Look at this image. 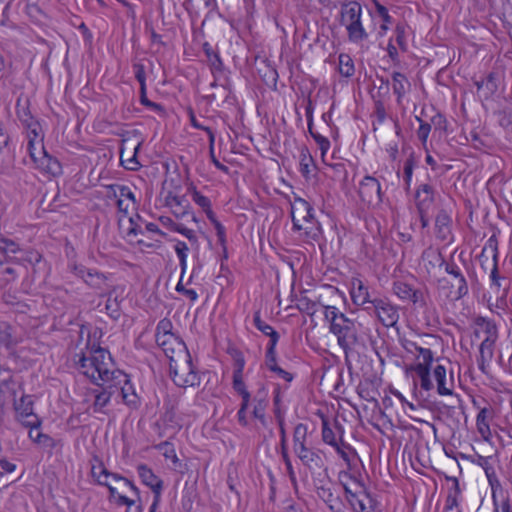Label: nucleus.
<instances>
[{"mask_svg":"<svg viewBox=\"0 0 512 512\" xmlns=\"http://www.w3.org/2000/svg\"><path fill=\"white\" fill-rule=\"evenodd\" d=\"M74 360L80 373L97 386L114 382L118 378H123L125 383L128 382L126 374L114 369L112 357L104 348L93 347L87 353L76 354Z\"/></svg>","mask_w":512,"mask_h":512,"instance_id":"nucleus-1","label":"nucleus"},{"mask_svg":"<svg viewBox=\"0 0 512 512\" xmlns=\"http://www.w3.org/2000/svg\"><path fill=\"white\" fill-rule=\"evenodd\" d=\"M321 306L324 309L325 320L329 322V331L336 336L338 345L347 355L359 342L355 322L335 306Z\"/></svg>","mask_w":512,"mask_h":512,"instance_id":"nucleus-2","label":"nucleus"},{"mask_svg":"<svg viewBox=\"0 0 512 512\" xmlns=\"http://www.w3.org/2000/svg\"><path fill=\"white\" fill-rule=\"evenodd\" d=\"M437 261L439 262V266L443 267L445 272L455 279L456 283V291H455V299L460 300L468 295L469 286L467 278L465 277L462 267L466 269L468 276L471 281V285L475 286L478 284V278L474 269H470L468 265V261L465 259L464 252L461 251L456 259V251L450 254V256L445 259L444 256L438 252L436 254Z\"/></svg>","mask_w":512,"mask_h":512,"instance_id":"nucleus-3","label":"nucleus"},{"mask_svg":"<svg viewBox=\"0 0 512 512\" xmlns=\"http://www.w3.org/2000/svg\"><path fill=\"white\" fill-rule=\"evenodd\" d=\"M340 23L347 30L348 39L352 43H360L368 38L362 24V6L356 1H344L340 8Z\"/></svg>","mask_w":512,"mask_h":512,"instance_id":"nucleus-4","label":"nucleus"},{"mask_svg":"<svg viewBox=\"0 0 512 512\" xmlns=\"http://www.w3.org/2000/svg\"><path fill=\"white\" fill-rule=\"evenodd\" d=\"M170 376L175 385L182 388L194 387L200 384V376L192 362V357L187 350V356L171 355L169 361Z\"/></svg>","mask_w":512,"mask_h":512,"instance_id":"nucleus-5","label":"nucleus"},{"mask_svg":"<svg viewBox=\"0 0 512 512\" xmlns=\"http://www.w3.org/2000/svg\"><path fill=\"white\" fill-rule=\"evenodd\" d=\"M16 419L26 428H40L41 418L34 413V400L32 395H22L14 401Z\"/></svg>","mask_w":512,"mask_h":512,"instance_id":"nucleus-6","label":"nucleus"},{"mask_svg":"<svg viewBox=\"0 0 512 512\" xmlns=\"http://www.w3.org/2000/svg\"><path fill=\"white\" fill-rule=\"evenodd\" d=\"M359 197L368 206L378 207L383 201V192L378 179L373 176H365L359 183Z\"/></svg>","mask_w":512,"mask_h":512,"instance_id":"nucleus-7","label":"nucleus"},{"mask_svg":"<svg viewBox=\"0 0 512 512\" xmlns=\"http://www.w3.org/2000/svg\"><path fill=\"white\" fill-rule=\"evenodd\" d=\"M415 349L419 353V357L422 358V362L417 363L411 369L419 377L421 388L430 391L434 387L430 378V368L434 359L433 353L428 348L416 346Z\"/></svg>","mask_w":512,"mask_h":512,"instance_id":"nucleus-8","label":"nucleus"},{"mask_svg":"<svg viewBox=\"0 0 512 512\" xmlns=\"http://www.w3.org/2000/svg\"><path fill=\"white\" fill-rule=\"evenodd\" d=\"M490 249L492 252V258H493V267L490 272V280H491V288L496 289L497 292L500 291V289H503V296L506 295V292L508 290V287L506 285V279L503 277H500L498 272V249H497V242L494 239V236L490 237L487 241V244L482 249L481 254L479 255L480 260L488 259L486 256L487 249Z\"/></svg>","mask_w":512,"mask_h":512,"instance_id":"nucleus-9","label":"nucleus"},{"mask_svg":"<svg viewBox=\"0 0 512 512\" xmlns=\"http://www.w3.org/2000/svg\"><path fill=\"white\" fill-rule=\"evenodd\" d=\"M372 307L379 321L385 327H394L399 321V309L387 298H374Z\"/></svg>","mask_w":512,"mask_h":512,"instance_id":"nucleus-10","label":"nucleus"},{"mask_svg":"<svg viewBox=\"0 0 512 512\" xmlns=\"http://www.w3.org/2000/svg\"><path fill=\"white\" fill-rule=\"evenodd\" d=\"M291 219L294 231H301L303 228L302 222L312 224L314 220L313 208L304 199L297 198L291 205Z\"/></svg>","mask_w":512,"mask_h":512,"instance_id":"nucleus-11","label":"nucleus"},{"mask_svg":"<svg viewBox=\"0 0 512 512\" xmlns=\"http://www.w3.org/2000/svg\"><path fill=\"white\" fill-rule=\"evenodd\" d=\"M301 463L312 473L325 469L324 453L319 449L310 448L307 445L294 452Z\"/></svg>","mask_w":512,"mask_h":512,"instance_id":"nucleus-12","label":"nucleus"},{"mask_svg":"<svg viewBox=\"0 0 512 512\" xmlns=\"http://www.w3.org/2000/svg\"><path fill=\"white\" fill-rule=\"evenodd\" d=\"M122 381H124L123 378H118L114 382L99 386V389L91 390V393L95 398L92 404V409L95 413H104V408L109 405L117 385H119Z\"/></svg>","mask_w":512,"mask_h":512,"instance_id":"nucleus-13","label":"nucleus"},{"mask_svg":"<svg viewBox=\"0 0 512 512\" xmlns=\"http://www.w3.org/2000/svg\"><path fill=\"white\" fill-rule=\"evenodd\" d=\"M157 345L163 350L166 357L170 360L171 355L187 356V347L185 343L176 335L159 336L155 338Z\"/></svg>","mask_w":512,"mask_h":512,"instance_id":"nucleus-14","label":"nucleus"},{"mask_svg":"<svg viewBox=\"0 0 512 512\" xmlns=\"http://www.w3.org/2000/svg\"><path fill=\"white\" fill-rule=\"evenodd\" d=\"M31 159L34 162L36 168L45 173L51 174L53 176H57L62 173L60 162L48 154V152L45 150V147H41L40 150L35 152L34 157H31Z\"/></svg>","mask_w":512,"mask_h":512,"instance_id":"nucleus-15","label":"nucleus"},{"mask_svg":"<svg viewBox=\"0 0 512 512\" xmlns=\"http://www.w3.org/2000/svg\"><path fill=\"white\" fill-rule=\"evenodd\" d=\"M274 412H275V418L277 420V423L279 426V432H280L281 457L283 459V462L285 463L287 473H288L291 481L295 482L296 477H295L293 466H292V463H291V460H290V457L288 454L284 414L281 412V410L279 408H276Z\"/></svg>","mask_w":512,"mask_h":512,"instance_id":"nucleus-16","label":"nucleus"},{"mask_svg":"<svg viewBox=\"0 0 512 512\" xmlns=\"http://www.w3.org/2000/svg\"><path fill=\"white\" fill-rule=\"evenodd\" d=\"M392 291L403 301H410L421 307L426 304L423 292L419 289H414L411 285L405 282L395 281L392 286Z\"/></svg>","mask_w":512,"mask_h":512,"instance_id":"nucleus-17","label":"nucleus"},{"mask_svg":"<svg viewBox=\"0 0 512 512\" xmlns=\"http://www.w3.org/2000/svg\"><path fill=\"white\" fill-rule=\"evenodd\" d=\"M437 194L436 188L431 183H421L414 193V202L417 210H430Z\"/></svg>","mask_w":512,"mask_h":512,"instance_id":"nucleus-18","label":"nucleus"},{"mask_svg":"<svg viewBox=\"0 0 512 512\" xmlns=\"http://www.w3.org/2000/svg\"><path fill=\"white\" fill-rule=\"evenodd\" d=\"M137 472L142 483L152 490L153 498H161L163 481L154 474L152 469L146 464H139Z\"/></svg>","mask_w":512,"mask_h":512,"instance_id":"nucleus-19","label":"nucleus"},{"mask_svg":"<svg viewBox=\"0 0 512 512\" xmlns=\"http://www.w3.org/2000/svg\"><path fill=\"white\" fill-rule=\"evenodd\" d=\"M462 458L469 459L472 463L480 466L488 479V482L492 488L495 486H499V479L496 475L495 468L493 466L492 457H485L479 454H476L475 456H466L464 454H461Z\"/></svg>","mask_w":512,"mask_h":512,"instance_id":"nucleus-20","label":"nucleus"},{"mask_svg":"<svg viewBox=\"0 0 512 512\" xmlns=\"http://www.w3.org/2000/svg\"><path fill=\"white\" fill-rule=\"evenodd\" d=\"M474 325L475 329L473 331V335L477 339H479L482 335H484V339L499 337L496 323L489 318L477 316L474 319Z\"/></svg>","mask_w":512,"mask_h":512,"instance_id":"nucleus-21","label":"nucleus"},{"mask_svg":"<svg viewBox=\"0 0 512 512\" xmlns=\"http://www.w3.org/2000/svg\"><path fill=\"white\" fill-rule=\"evenodd\" d=\"M28 152L30 157H34L35 152L44 147V134L39 122L27 124Z\"/></svg>","mask_w":512,"mask_h":512,"instance_id":"nucleus-22","label":"nucleus"},{"mask_svg":"<svg viewBox=\"0 0 512 512\" xmlns=\"http://www.w3.org/2000/svg\"><path fill=\"white\" fill-rule=\"evenodd\" d=\"M451 225L452 219L446 209H440L435 217V233L436 237L441 241H446L451 238Z\"/></svg>","mask_w":512,"mask_h":512,"instance_id":"nucleus-23","label":"nucleus"},{"mask_svg":"<svg viewBox=\"0 0 512 512\" xmlns=\"http://www.w3.org/2000/svg\"><path fill=\"white\" fill-rule=\"evenodd\" d=\"M350 295L352 302L357 306L372 305L373 299L370 298L369 289L359 278L351 280Z\"/></svg>","mask_w":512,"mask_h":512,"instance_id":"nucleus-24","label":"nucleus"},{"mask_svg":"<svg viewBox=\"0 0 512 512\" xmlns=\"http://www.w3.org/2000/svg\"><path fill=\"white\" fill-rule=\"evenodd\" d=\"M446 368L443 365H436L433 370V377L437 383V392L441 396H447L453 394L454 378L453 374L450 375V380L446 378Z\"/></svg>","mask_w":512,"mask_h":512,"instance_id":"nucleus-25","label":"nucleus"},{"mask_svg":"<svg viewBox=\"0 0 512 512\" xmlns=\"http://www.w3.org/2000/svg\"><path fill=\"white\" fill-rule=\"evenodd\" d=\"M317 496L323 500L331 512H345L344 504L339 496H335L330 487L317 486Z\"/></svg>","mask_w":512,"mask_h":512,"instance_id":"nucleus-26","label":"nucleus"},{"mask_svg":"<svg viewBox=\"0 0 512 512\" xmlns=\"http://www.w3.org/2000/svg\"><path fill=\"white\" fill-rule=\"evenodd\" d=\"M498 338L483 339L479 346V356L477 363L479 369L486 373V367L494 356V348Z\"/></svg>","mask_w":512,"mask_h":512,"instance_id":"nucleus-27","label":"nucleus"},{"mask_svg":"<svg viewBox=\"0 0 512 512\" xmlns=\"http://www.w3.org/2000/svg\"><path fill=\"white\" fill-rule=\"evenodd\" d=\"M497 74L490 72L485 78L475 81L477 92L485 100L492 97V95L498 90Z\"/></svg>","mask_w":512,"mask_h":512,"instance_id":"nucleus-28","label":"nucleus"},{"mask_svg":"<svg viewBox=\"0 0 512 512\" xmlns=\"http://www.w3.org/2000/svg\"><path fill=\"white\" fill-rule=\"evenodd\" d=\"M108 277L99 272L96 269H92L87 277L85 278V283L92 289L99 291V296H106V289L108 287L107 284Z\"/></svg>","mask_w":512,"mask_h":512,"instance_id":"nucleus-29","label":"nucleus"},{"mask_svg":"<svg viewBox=\"0 0 512 512\" xmlns=\"http://www.w3.org/2000/svg\"><path fill=\"white\" fill-rule=\"evenodd\" d=\"M165 206L171 209L174 216L180 218L186 214L188 204L185 196H178L174 195L172 192H168L165 196Z\"/></svg>","mask_w":512,"mask_h":512,"instance_id":"nucleus-30","label":"nucleus"},{"mask_svg":"<svg viewBox=\"0 0 512 512\" xmlns=\"http://www.w3.org/2000/svg\"><path fill=\"white\" fill-rule=\"evenodd\" d=\"M410 82L408 78L400 72L392 73V88L394 94L397 96V103L400 105L402 103V99L410 89Z\"/></svg>","mask_w":512,"mask_h":512,"instance_id":"nucleus-31","label":"nucleus"},{"mask_svg":"<svg viewBox=\"0 0 512 512\" xmlns=\"http://www.w3.org/2000/svg\"><path fill=\"white\" fill-rule=\"evenodd\" d=\"M91 475L101 486H108L110 471L104 466L102 460L95 456L91 466Z\"/></svg>","mask_w":512,"mask_h":512,"instance_id":"nucleus-32","label":"nucleus"},{"mask_svg":"<svg viewBox=\"0 0 512 512\" xmlns=\"http://www.w3.org/2000/svg\"><path fill=\"white\" fill-rule=\"evenodd\" d=\"M19 259H11L0 269V281L9 284L19 276L20 264Z\"/></svg>","mask_w":512,"mask_h":512,"instance_id":"nucleus-33","label":"nucleus"},{"mask_svg":"<svg viewBox=\"0 0 512 512\" xmlns=\"http://www.w3.org/2000/svg\"><path fill=\"white\" fill-rule=\"evenodd\" d=\"M0 253L9 257L10 260L19 259L16 254H22L23 250L17 242L5 236L3 239H0Z\"/></svg>","mask_w":512,"mask_h":512,"instance_id":"nucleus-34","label":"nucleus"},{"mask_svg":"<svg viewBox=\"0 0 512 512\" xmlns=\"http://www.w3.org/2000/svg\"><path fill=\"white\" fill-rule=\"evenodd\" d=\"M173 241L175 242L174 251L179 260V265L181 268V277H182L187 269V257H188V251L190 248H189L188 244L184 241L177 240V239H174Z\"/></svg>","mask_w":512,"mask_h":512,"instance_id":"nucleus-35","label":"nucleus"},{"mask_svg":"<svg viewBox=\"0 0 512 512\" xmlns=\"http://www.w3.org/2000/svg\"><path fill=\"white\" fill-rule=\"evenodd\" d=\"M114 289L110 292H106L108 296L105 309L107 314L114 320H118L121 317L120 300L117 296H113Z\"/></svg>","mask_w":512,"mask_h":512,"instance_id":"nucleus-36","label":"nucleus"},{"mask_svg":"<svg viewBox=\"0 0 512 512\" xmlns=\"http://www.w3.org/2000/svg\"><path fill=\"white\" fill-rule=\"evenodd\" d=\"M253 322L258 330L269 337V340H274L275 337V342L279 341V333L261 319L259 311L254 313Z\"/></svg>","mask_w":512,"mask_h":512,"instance_id":"nucleus-37","label":"nucleus"},{"mask_svg":"<svg viewBox=\"0 0 512 512\" xmlns=\"http://www.w3.org/2000/svg\"><path fill=\"white\" fill-rule=\"evenodd\" d=\"M407 28L408 26L405 22L397 23L394 29V38H392L403 52H406L408 49Z\"/></svg>","mask_w":512,"mask_h":512,"instance_id":"nucleus-38","label":"nucleus"},{"mask_svg":"<svg viewBox=\"0 0 512 512\" xmlns=\"http://www.w3.org/2000/svg\"><path fill=\"white\" fill-rule=\"evenodd\" d=\"M307 426L299 423L295 426L293 432V451L299 450L307 445Z\"/></svg>","mask_w":512,"mask_h":512,"instance_id":"nucleus-39","label":"nucleus"},{"mask_svg":"<svg viewBox=\"0 0 512 512\" xmlns=\"http://www.w3.org/2000/svg\"><path fill=\"white\" fill-rule=\"evenodd\" d=\"M204 52L209 62L210 68L212 72H222L223 71V62L218 54V52L214 51L212 47L208 44H204Z\"/></svg>","mask_w":512,"mask_h":512,"instance_id":"nucleus-40","label":"nucleus"},{"mask_svg":"<svg viewBox=\"0 0 512 512\" xmlns=\"http://www.w3.org/2000/svg\"><path fill=\"white\" fill-rule=\"evenodd\" d=\"M192 200L203 209L206 213L207 218H211L214 216V212L211 209V201L208 197L202 195L196 188H193L191 191Z\"/></svg>","mask_w":512,"mask_h":512,"instance_id":"nucleus-41","label":"nucleus"},{"mask_svg":"<svg viewBox=\"0 0 512 512\" xmlns=\"http://www.w3.org/2000/svg\"><path fill=\"white\" fill-rule=\"evenodd\" d=\"M339 61V73L344 77H351L354 75L355 67L353 59L350 57V55L341 53L338 56Z\"/></svg>","mask_w":512,"mask_h":512,"instance_id":"nucleus-42","label":"nucleus"},{"mask_svg":"<svg viewBox=\"0 0 512 512\" xmlns=\"http://www.w3.org/2000/svg\"><path fill=\"white\" fill-rule=\"evenodd\" d=\"M300 172L306 179L309 178L311 173V167L314 166V160L309 153L307 148H302L300 151Z\"/></svg>","mask_w":512,"mask_h":512,"instance_id":"nucleus-43","label":"nucleus"},{"mask_svg":"<svg viewBox=\"0 0 512 512\" xmlns=\"http://www.w3.org/2000/svg\"><path fill=\"white\" fill-rule=\"evenodd\" d=\"M417 164L415 156L413 153L409 155V157L405 160L403 165V179L405 182V190L409 191L411 186V181L413 177V171Z\"/></svg>","mask_w":512,"mask_h":512,"instance_id":"nucleus-44","label":"nucleus"},{"mask_svg":"<svg viewBox=\"0 0 512 512\" xmlns=\"http://www.w3.org/2000/svg\"><path fill=\"white\" fill-rule=\"evenodd\" d=\"M0 342L6 347H11L17 344L13 328L6 322L0 323Z\"/></svg>","mask_w":512,"mask_h":512,"instance_id":"nucleus-45","label":"nucleus"},{"mask_svg":"<svg viewBox=\"0 0 512 512\" xmlns=\"http://www.w3.org/2000/svg\"><path fill=\"white\" fill-rule=\"evenodd\" d=\"M36 444L40 445L41 447L45 449H49L51 452L53 449H55L57 446L62 447L61 440H56L49 436L48 434H44L40 431L36 432Z\"/></svg>","mask_w":512,"mask_h":512,"instance_id":"nucleus-46","label":"nucleus"},{"mask_svg":"<svg viewBox=\"0 0 512 512\" xmlns=\"http://www.w3.org/2000/svg\"><path fill=\"white\" fill-rule=\"evenodd\" d=\"M363 499L359 501L357 508L354 512H370L375 511L378 505V502L371 496L370 493L366 491H362Z\"/></svg>","mask_w":512,"mask_h":512,"instance_id":"nucleus-47","label":"nucleus"},{"mask_svg":"<svg viewBox=\"0 0 512 512\" xmlns=\"http://www.w3.org/2000/svg\"><path fill=\"white\" fill-rule=\"evenodd\" d=\"M278 342H275L274 340H269L266 354H265V365L266 367L272 371L274 368L278 366L277 364V353H276V346Z\"/></svg>","mask_w":512,"mask_h":512,"instance_id":"nucleus-48","label":"nucleus"},{"mask_svg":"<svg viewBox=\"0 0 512 512\" xmlns=\"http://www.w3.org/2000/svg\"><path fill=\"white\" fill-rule=\"evenodd\" d=\"M252 415H257L259 413H264L268 406V400L266 398V393L262 390H259L258 393L252 398Z\"/></svg>","mask_w":512,"mask_h":512,"instance_id":"nucleus-49","label":"nucleus"},{"mask_svg":"<svg viewBox=\"0 0 512 512\" xmlns=\"http://www.w3.org/2000/svg\"><path fill=\"white\" fill-rule=\"evenodd\" d=\"M174 232L180 233L183 236H185L187 238V240L189 241L190 246H191L192 249H195V250L199 249L198 237H197L196 232L194 230L185 227L181 223H177V226H175V231Z\"/></svg>","mask_w":512,"mask_h":512,"instance_id":"nucleus-50","label":"nucleus"},{"mask_svg":"<svg viewBox=\"0 0 512 512\" xmlns=\"http://www.w3.org/2000/svg\"><path fill=\"white\" fill-rule=\"evenodd\" d=\"M188 115H189V120H190L191 125L194 128H196V129H200V130L205 131L207 133V135H208V138H209V146L211 148L214 147L215 134L212 131V129L210 127H207V126H204V125L200 124L199 121L197 120L196 116H195L194 111L192 109H189Z\"/></svg>","mask_w":512,"mask_h":512,"instance_id":"nucleus-51","label":"nucleus"},{"mask_svg":"<svg viewBox=\"0 0 512 512\" xmlns=\"http://www.w3.org/2000/svg\"><path fill=\"white\" fill-rule=\"evenodd\" d=\"M211 223L213 224L216 235L218 238V242L223 248L224 257L227 258V247H226V230L225 227L216 219L215 215L209 218Z\"/></svg>","mask_w":512,"mask_h":512,"instance_id":"nucleus-52","label":"nucleus"},{"mask_svg":"<svg viewBox=\"0 0 512 512\" xmlns=\"http://www.w3.org/2000/svg\"><path fill=\"white\" fill-rule=\"evenodd\" d=\"M322 440L332 447L338 444L334 431L330 427L329 422L325 419L322 421Z\"/></svg>","mask_w":512,"mask_h":512,"instance_id":"nucleus-53","label":"nucleus"},{"mask_svg":"<svg viewBox=\"0 0 512 512\" xmlns=\"http://www.w3.org/2000/svg\"><path fill=\"white\" fill-rule=\"evenodd\" d=\"M172 329H173V324L170 319H168V318L161 319L156 326L155 338H157L159 336L175 335L172 332Z\"/></svg>","mask_w":512,"mask_h":512,"instance_id":"nucleus-54","label":"nucleus"},{"mask_svg":"<svg viewBox=\"0 0 512 512\" xmlns=\"http://www.w3.org/2000/svg\"><path fill=\"white\" fill-rule=\"evenodd\" d=\"M416 120L419 122V128L417 130V137L421 141L423 145L426 144L428 136L431 131V124L422 120L420 117L416 116Z\"/></svg>","mask_w":512,"mask_h":512,"instance_id":"nucleus-55","label":"nucleus"},{"mask_svg":"<svg viewBox=\"0 0 512 512\" xmlns=\"http://www.w3.org/2000/svg\"><path fill=\"white\" fill-rule=\"evenodd\" d=\"M140 102L142 105L155 112L163 113L165 111L161 104L153 102L147 98L146 89H140Z\"/></svg>","mask_w":512,"mask_h":512,"instance_id":"nucleus-56","label":"nucleus"},{"mask_svg":"<svg viewBox=\"0 0 512 512\" xmlns=\"http://www.w3.org/2000/svg\"><path fill=\"white\" fill-rule=\"evenodd\" d=\"M317 303L314 301H311L310 299L304 297L301 298L297 304L298 309L301 312H304L308 315H314L317 311L316 309Z\"/></svg>","mask_w":512,"mask_h":512,"instance_id":"nucleus-57","label":"nucleus"},{"mask_svg":"<svg viewBox=\"0 0 512 512\" xmlns=\"http://www.w3.org/2000/svg\"><path fill=\"white\" fill-rule=\"evenodd\" d=\"M232 386L234 391L238 393L241 397H243L244 395H251L244 383L243 375H233Z\"/></svg>","mask_w":512,"mask_h":512,"instance_id":"nucleus-58","label":"nucleus"},{"mask_svg":"<svg viewBox=\"0 0 512 512\" xmlns=\"http://www.w3.org/2000/svg\"><path fill=\"white\" fill-rule=\"evenodd\" d=\"M302 230H304V234L307 240L317 241L320 236V227L312 221V224L303 225Z\"/></svg>","mask_w":512,"mask_h":512,"instance_id":"nucleus-59","label":"nucleus"},{"mask_svg":"<svg viewBox=\"0 0 512 512\" xmlns=\"http://www.w3.org/2000/svg\"><path fill=\"white\" fill-rule=\"evenodd\" d=\"M234 360V371L233 375H243L244 367H245V359L244 355L241 351L236 350L233 354Z\"/></svg>","mask_w":512,"mask_h":512,"instance_id":"nucleus-60","label":"nucleus"},{"mask_svg":"<svg viewBox=\"0 0 512 512\" xmlns=\"http://www.w3.org/2000/svg\"><path fill=\"white\" fill-rule=\"evenodd\" d=\"M158 449L164 450L163 455L165 458L172 459L174 463L178 461V457L175 453V449L173 448V445L167 441L160 443L157 446Z\"/></svg>","mask_w":512,"mask_h":512,"instance_id":"nucleus-61","label":"nucleus"},{"mask_svg":"<svg viewBox=\"0 0 512 512\" xmlns=\"http://www.w3.org/2000/svg\"><path fill=\"white\" fill-rule=\"evenodd\" d=\"M69 270L78 278H81L83 281H85V278L87 277L88 273L92 270L89 268H86L82 264L72 263L68 266Z\"/></svg>","mask_w":512,"mask_h":512,"instance_id":"nucleus-62","label":"nucleus"},{"mask_svg":"<svg viewBox=\"0 0 512 512\" xmlns=\"http://www.w3.org/2000/svg\"><path fill=\"white\" fill-rule=\"evenodd\" d=\"M133 69L135 78L140 84V89H146V74L144 66L140 63H136L133 65Z\"/></svg>","mask_w":512,"mask_h":512,"instance_id":"nucleus-63","label":"nucleus"},{"mask_svg":"<svg viewBox=\"0 0 512 512\" xmlns=\"http://www.w3.org/2000/svg\"><path fill=\"white\" fill-rule=\"evenodd\" d=\"M430 121V124L433 125L436 130L446 131L447 120L442 113H436L433 117H431Z\"/></svg>","mask_w":512,"mask_h":512,"instance_id":"nucleus-64","label":"nucleus"}]
</instances>
